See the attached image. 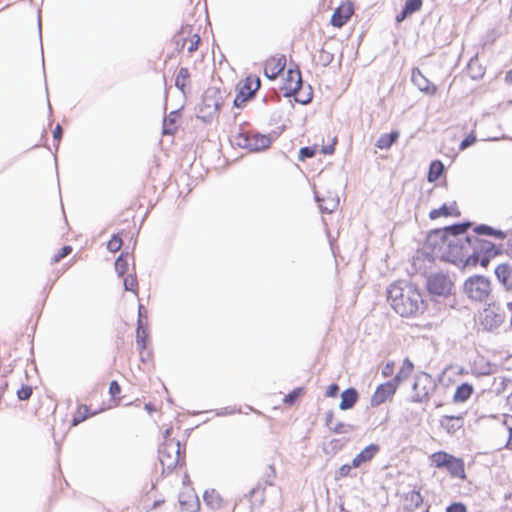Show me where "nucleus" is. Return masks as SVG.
<instances>
[{"mask_svg":"<svg viewBox=\"0 0 512 512\" xmlns=\"http://www.w3.org/2000/svg\"><path fill=\"white\" fill-rule=\"evenodd\" d=\"M508 437L505 443V448L512 451V426L507 428Z\"/></svg>","mask_w":512,"mask_h":512,"instance_id":"50","label":"nucleus"},{"mask_svg":"<svg viewBox=\"0 0 512 512\" xmlns=\"http://www.w3.org/2000/svg\"><path fill=\"white\" fill-rule=\"evenodd\" d=\"M190 84V72L188 68L182 67L179 69L176 79L175 85L182 92L185 91L186 87Z\"/></svg>","mask_w":512,"mask_h":512,"instance_id":"32","label":"nucleus"},{"mask_svg":"<svg viewBox=\"0 0 512 512\" xmlns=\"http://www.w3.org/2000/svg\"><path fill=\"white\" fill-rule=\"evenodd\" d=\"M123 245L122 238L119 234H115L107 243V249L113 253L119 251Z\"/></svg>","mask_w":512,"mask_h":512,"instance_id":"38","label":"nucleus"},{"mask_svg":"<svg viewBox=\"0 0 512 512\" xmlns=\"http://www.w3.org/2000/svg\"><path fill=\"white\" fill-rule=\"evenodd\" d=\"M234 142L240 148L249 151H261L270 147L272 139L269 135L254 130L240 129L234 136Z\"/></svg>","mask_w":512,"mask_h":512,"instance_id":"5","label":"nucleus"},{"mask_svg":"<svg viewBox=\"0 0 512 512\" xmlns=\"http://www.w3.org/2000/svg\"><path fill=\"white\" fill-rule=\"evenodd\" d=\"M143 310H144V307L143 305H139V311H138V320L140 319L142 321V317H143Z\"/></svg>","mask_w":512,"mask_h":512,"instance_id":"57","label":"nucleus"},{"mask_svg":"<svg viewBox=\"0 0 512 512\" xmlns=\"http://www.w3.org/2000/svg\"><path fill=\"white\" fill-rule=\"evenodd\" d=\"M446 512H467V507L461 502H454L446 508Z\"/></svg>","mask_w":512,"mask_h":512,"instance_id":"45","label":"nucleus"},{"mask_svg":"<svg viewBox=\"0 0 512 512\" xmlns=\"http://www.w3.org/2000/svg\"><path fill=\"white\" fill-rule=\"evenodd\" d=\"M380 448L377 444H370L360 451L352 460V466L358 468L370 462L379 452Z\"/></svg>","mask_w":512,"mask_h":512,"instance_id":"20","label":"nucleus"},{"mask_svg":"<svg viewBox=\"0 0 512 512\" xmlns=\"http://www.w3.org/2000/svg\"><path fill=\"white\" fill-rule=\"evenodd\" d=\"M414 368L415 367L413 362L408 357L405 358L402 361L398 372L391 380L399 386L403 381H406L412 375Z\"/></svg>","mask_w":512,"mask_h":512,"instance_id":"23","label":"nucleus"},{"mask_svg":"<svg viewBox=\"0 0 512 512\" xmlns=\"http://www.w3.org/2000/svg\"><path fill=\"white\" fill-rule=\"evenodd\" d=\"M407 512H412V511H407Z\"/></svg>","mask_w":512,"mask_h":512,"instance_id":"60","label":"nucleus"},{"mask_svg":"<svg viewBox=\"0 0 512 512\" xmlns=\"http://www.w3.org/2000/svg\"><path fill=\"white\" fill-rule=\"evenodd\" d=\"M476 230H477V232H479V233L490 234L491 228H490V227H487V226H480V227H478Z\"/></svg>","mask_w":512,"mask_h":512,"instance_id":"53","label":"nucleus"},{"mask_svg":"<svg viewBox=\"0 0 512 512\" xmlns=\"http://www.w3.org/2000/svg\"><path fill=\"white\" fill-rule=\"evenodd\" d=\"M387 300L401 317H416L426 309V302L417 285L399 280L387 289Z\"/></svg>","mask_w":512,"mask_h":512,"instance_id":"2","label":"nucleus"},{"mask_svg":"<svg viewBox=\"0 0 512 512\" xmlns=\"http://www.w3.org/2000/svg\"><path fill=\"white\" fill-rule=\"evenodd\" d=\"M498 280L505 286L512 283V269L508 264H500L495 269Z\"/></svg>","mask_w":512,"mask_h":512,"instance_id":"30","label":"nucleus"},{"mask_svg":"<svg viewBox=\"0 0 512 512\" xmlns=\"http://www.w3.org/2000/svg\"><path fill=\"white\" fill-rule=\"evenodd\" d=\"M179 506L182 512H199L200 501L192 488H185L179 494Z\"/></svg>","mask_w":512,"mask_h":512,"instance_id":"15","label":"nucleus"},{"mask_svg":"<svg viewBox=\"0 0 512 512\" xmlns=\"http://www.w3.org/2000/svg\"><path fill=\"white\" fill-rule=\"evenodd\" d=\"M148 338V328L143 324V321L139 319L136 331V345L142 361H146L151 358V352L147 349Z\"/></svg>","mask_w":512,"mask_h":512,"instance_id":"16","label":"nucleus"},{"mask_svg":"<svg viewBox=\"0 0 512 512\" xmlns=\"http://www.w3.org/2000/svg\"><path fill=\"white\" fill-rule=\"evenodd\" d=\"M109 410V406H99L98 408L92 410L91 406L86 404L78 405L72 418V426H77L87 418L97 415L98 413Z\"/></svg>","mask_w":512,"mask_h":512,"instance_id":"17","label":"nucleus"},{"mask_svg":"<svg viewBox=\"0 0 512 512\" xmlns=\"http://www.w3.org/2000/svg\"><path fill=\"white\" fill-rule=\"evenodd\" d=\"M453 288V282L443 273H433L427 277L426 289L431 296L447 297Z\"/></svg>","mask_w":512,"mask_h":512,"instance_id":"7","label":"nucleus"},{"mask_svg":"<svg viewBox=\"0 0 512 512\" xmlns=\"http://www.w3.org/2000/svg\"><path fill=\"white\" fill-rule=\"evenodd\" d=\"M260 87L261 80L256 75H248L241 80L236 86L237 93L233 101L234 106L237 108L244 107L246 102L254 97Z\"/></svg>","mask_w":512,"mask_h":512,"instance_id":"6","label":"nucleus"},{"mask_svg":"<svg viewBox=\"0 0 512 512\" xmlns=\"http://www.w3.org/2000/svg\"><path fill=\"white\" fill-rule=\"evenodd\" d=\"M159 461L163 473H169L185 462V451L175 439H167L159 448Z\"/></svg>","mask_w":512,"mask_h":512,"instance_id":"3","label":"nucleus"},{"mask_svg":"<svg viewBox=\"0 0 512 512\" xmlns=\"http://www.w3.org/2000/svg\"><path fill=\"white\" fill-rule=\"evenodd\" d=\"M216 90H208L204 96V103L207 107H213V111H218L221 108V103L214 101L213 103H210L213 95L216 94Z\"/></svg>","mask_w":512,"mask_h":512,"instance_id":"40","label":"nucleus"},{"mask_svg":"<svg viewBox=\"0 0 512 512\" xmlns=\"http://www.w3.org/2000/svg\"><path fill=\"white\" fill-rule=\"evenodd\" d=\"M203 499L205 504L211 509H220L224 505V499L215 489L206 490Z\"/></svg>","mask_w":512,"mask_h":512,"instance_id":"26","label":"nucleus"},{"mask_svg":"<svg viewBox=\"0 0 512 512\" xmlns=\"http://www.w3.org/2000/svg\"><path fill=\"white\" fill-rule=\"evenodd\" d=\"M305 394V389L303 387H297L295 389H293L290 393H288L284 398H283V403L288 406V407H291L293 406L298 400L300 397H302L303 395Z\"/></svg>","mask_w":512,"mask_h":512,"instance_id":"35","label":"nucleus"},{"mask_svg":"<svg viewBox=\"0 0 512 512\" xmlns=\"http://www.w3.org/2000/svg\"><path fill=\"white\" fill-rule=\"evenodd\" d=\"M466 294L473 300H486L490 294V282L483 276L470 277L464 284Z\"/></svg>","mask_w":512,"mask_h":512,"instance_id":"9","label":"nucleus"},{"mask_svg":"<svg viewBox=\"0 0 512 512\" xmlns=\"http://www.w3.org/2000/svg\"><path fill=\"white\" fill-rule=\"evenodd\" d=\"M32 395V387L29 386V385H25V386H22L18 391H17V397L19 400H28Z\"/></svg>","mask_w":512,"mask_h":512,"instance_id":"42","label":"nucleus"},{"mask_svg":"<svg viewBox=\"0 0 512 512\" xmlns=\"http://www.w3.org/2000/svg\"><path fill=\"white\" fill-rule=\"evenodd\" d=\"M430 464L434 468H445L451 477L464 480L466 478L465 464L461 458H457L445 451H437L429 456Z\"/></svg>","mask_w":512,"mask_h":512,"instance_id":"4","label":"nucleus"},{"mask_svg":"<svg viewBox=\"0 0 512 512\" xmlns=\"http://www.w3.org/2000/svg\"><path fill=\"white\" fill-rule=\"evenodd\" d=\"M302 87V75L298 67L289 68L281 77L279 90L285 97L296 96Z\"/></svg>","mask_w":512,"mask_h":512,"instance_id":"8","label":"nucleus"},{"mask_svg":"<svg viewBox=\"0 0 512 512\" xmlns=\"http://www.w3.org/2000/svg\"><path fill=\"white\" fill-rule=\"evenodd\" d=\"M359 398L358 392L354 388H348L341 394V402L339 408L341 410H348L354 407Z\"/></svg>","mask_w":512,"mask_h":512,"instance_id":"25","label":"nucleus"},{"mask_svg":"<svg viewBox=\"0 0 512 512\" xmlns=\"http://www.w3.org/2000/svg\"><path fill=\"white\" fill-rule=\"evenodd\" d=\"M129 268V254L121 253L115 261V270L119 276H124Z\"/></svg>","mask_w":512,"mask_h":512,"instance_id":"33","label":"nucleus"},{"mask_svg":"<svg viewBox=\"0 0 512 512\" xmlns=\"http://www.w3.org/2000/svg\"><path fill=\"white\" fill-rule=\"evenodd\" d=\"M335 144H336V140H334L333 143L330 145L322 146L320 149V152L324 155L333 154L334 150H335ZM318 151H319V147L317 144H315L313 146L303 147L299 151L298 160L305 161L307 158H312L316 155V153Z\"/></svg>","mask_w":512,"mask_h":512,"instance_id":"19","label":"nucleus"},{"mask_svg":"<svg viewBox=\"0 0 512 512\" xmlns=\"http://www.w3.org/2000/svg\"><path fill=\"white\" fill-rule=\"evenodd\" d=\"M121 391L122 389L119 383L116 380L111 381L109 385V394L111 399L108 403H102L100 406H109V409L119 406L122 399L120 395Z\"/></svg>","mask_w":512,"mask_h":512,"instance_id":"27","label":"nucleus"},{"mask_svg":"<svg viewBox=\"0 0 512 512\" xmlns=\"http://www.w3.org/2000/svg\"><path fill=\"white\" fill-rule=\"evenodd\" d=\"M434 381L432 377L425 373H419L413 383V400L416 402H423L429 399L434 390Z\"/></svg>","mask_w":512,"mask_h":512,"instance_id":"10","label":"nucleus"},{"mask_svg":"<svg viewBox=\"0 0 512 512\" xmlns=\"http://www.w3.org/2000/svg\"><path fill=\"white\" fill-rule=\"evenodd\" d=\"M476 142V136L471 133L465 137V139L460 143L459 149L465 150L469 146L473 145Z\"/></svg>","mask_w":512,"mask_h":512,"instance_id":"46","label":"nucleus"},{"mask_svg":"<svg viewBox=\"0 0 512 512\" xmlns=\"http://www.w3.org/2000/svg\"><path fill=\"white\" fill-rule=\"evenodd\" d=\"M505 81L508 84H512V70H509L505 74Z\"/></svg>","mask_w":512,"mask_h":512,"instance_id":"55","label":"nucleus"},{"mask_svg":"<svg viewBox=\"0 0 512 512\" xmlns=\"http://www.w3.org/2000/svg\"><path fill=\"white\" fill-rule=\"evenodd\" d=\"M345 424L343 423H339L337 424L335 427L331 428V430L334 432V433H344L346 430H345Z\"/></svg>","mask_w":512,"mask_h":512,"instance_id":"51","label":"nucleus"},{"mask_svg":"<svg viewBox=\"0 0 512 512\" xmlns=\"http://www.w3.org/2000/svg\"><path fill=\"white\" fill-rule=\"evenodd\" d=\"M441 427L449 434H454L464 426L463 416L445 415L440 420Z\"/></svg>","mask_w":512,"mask_h":512,"instance_id":"22","label":"nucleus"},{"mask_svg":"<svg viewBox=\"0 0 512 512\" xmlns=\"http://www.w3.org/2000/svg\"><path fill=\"white\" fill-rule=\"evenodd\" d=\"M412 83L425 95L433 97L438 93V87L428 80L419 68H414L411 73Z\"/></svg>","mask_w":512,"mask_h":512,"instance_id":"14","label":"nucleus"},{"mask_svg":"<svg viewBox=\"0 0 512 512\" xmlns=\"http://www.w3.org/2000/svg\"><path fill=\"white\" fill-rule=\"evenodd\" d=\"M469 224H458L431 232L427 245L436 257L457 263L470 262L472 239L465 235Z\"/></svg>","mask_w":512,"mask_h":512,"instance_id":"1","label":"nucleus"},{"mask_svg":"<svg viewBox=\"0 0 512 512\" xmlns=\"http://www.w3.org/2000/svg\"><path fill=\"white\" fill-rule=\"evenodd\" d=\"M352 468H354L352 466V464L351 465H349V464L342 465L336 472V476H335L336 480H339V479L349 476Z\"/></svg>","mask_w":512,"mask_h":512,"instance_id":"43","label":"nucleus"},{"mask_svg":"<svg viewBox=\"0 0 512 512\" xmlns=\"http://www.w3.org/2000/svg\"><path fill=\"white\" fill-rule=\"evenodd\" d=\"M398 388L399 386L391 379L378 385L370 398V405L378 407L383 403L392 401Z\"/></svg>","mask_w":512,"mask_h":512,"instance_id":"11","label":"nucleus"},{"mask_svg":"<svg viewBox=\"0 0 512 512\" xmlns=\"http://www.w3.org/2000/svg\"><path fill=\"white\" fill-rule=\"evenodd\" d=\"M72 252V247L70 245L63 246L61 249H59L54 256L52 257L51 262L52 263H58L63 258L68 256Z\"/></svg>","mask_w":512,"mask_h":512,"instance_id":"41","label":"nucleus"},{"mask_svg":"<svg viewBox=\"0 0 512 512\" xmlns=\"http://www.w3.org/2000/svg\"><path fill=\"white\" fill-rule=\"evenodd\" d=\"M317 201L319 203V207L322 211L331 213L334 208L336 207V203H331L330 205H326L324 199H321L319 196H317Z\"/></svg>","mask_w":512,"mask_h":512,"instance_id":"47","label":"nucleus"},{"mask_svg":"<svg viewBox=\"0 0 512 512\" xmlns=\"http://www.w3.org/2000/svg\"><path fill=\"white\" fill-rule=\"evenodd\" d=\"M123 285L126 291H130L134 293L136 296H138L139 286L135 274H128L126 277H124Z\"/></svg>","mask_w":512,"mask_h":512,"instance_id":"36","label":"nucleus"},{"mask_svg":"<svg viewBox=\"0 0 512 512\" xmlns=\"http://www.w3.org/2000/svg\"><path fill=\"white\" fill-rule=\"evenodd\" d=\"M180 35H186V37H182V46L186 47L189 53H193L198 49L200 43V37L198 34L192 33L191 29L183 28L180 32Z\"/></svg>","mask_w":512,"mask_h":512,"instance_id":"24","label":"nucleus"},{"mask_svg":"<svg viewBox=\"0 0 512 512\" xmlns=\"http://www.w3.org/2000/svg\"><path fill=\"white\" fill-rule=\"evenodd\" d=\"M331 59H332V56L330 54L326 53V60L329 62V61H331Z\"/></svg>","mask_w":512,"mask_h":512,"instance_id":"58","label":"nucleus"},{"mask_svg":"<svg viewBox=\"0 0 512 512\" xmlns=\"http://www.w3.org/2000/svg\"><path fill=\"white\" fill-rule=\"evenodd\" d=\"M286 56L276 54L266 59L264 63V74L270 80H275L286 67Z\"/></svg>","mask_w":512,"mask_h":512,"instance_id":"13","label":"nucleus"},{"mask_svg":"<svg viewBox=\"0 0 512 512\" xmlns=\"http://www.w3.org/2000/svg\"><path fill=\"white\" fill-rule=\"evenodd\" d=\"M62 127L58 124L54 130H53V138L54 140L57 142V144L60 142L61 140V137H62Z\"/></svg>","mask_w":512,"mask_h":512,"instance_id":"49","label":"nucleus"},{"mask_svg":"<svg viewBox=\"0 0 512 512\" xmlns=\"http://www.w3.org/2000/svg\"><path fill=\"white\" fill-rule=\"evenodd\" d=\"M171 433H172V428L171 427L165 429V431L163 433L164 441H166L167 439H172L170 437Z\"/></svg>","mask_w":512,"mask_h":512,"instance_id":"54","label":"nucleus"},{"mask_svg":"<svg viewBox=\"0 0 512 512\" xmlns=\"http://www.w3.org/2000/svg\"><path fill=\"white\" fill-rule=\"evenodd\" d=\"M354 4L350 0L343 1L333 12L330 23L335 28H341L351 19L354 14Z\"/></svg>","mask_w":512,"mask_h":512,"instance_id":"12","label":"nucleus"},{"mask_svg":"<svg viewBox=\"0 0 512 512\" xmlns=\"http://www.w3.org/2000/svg\"><path fill=\"white\" fill-rule=\"evenodd\" d=\"M461 212L456 202L443 204L440 208L433 209L429 212V218L436 220L440 217H460Z\"/></svg>","mask_w":512,"mask_h":512,"instance_id":"21","label":"nucleus"},{"mask_svg":"<svg viewBox=\"0 0 512 512\" xmlns=\"http://www.w3.org/2000/svg\"><path fill=\"white\" fill-rule=\"evenodd\" d=\"M399 138L398 131H392L388 134H382L376 141V147L381 150L389 149Z\"/></svg>","mask_w":512,"mask_h":512,"instance_id":"29","label":"nucleus"},{"mask_svg":"<svg viewBox=\"0 0 512 512\" xmlns=\"http://www.w3.org/2000/svg\"><path fill=\"white\" fill-rule=\"evenodd\" d=\"M506 509L508 510V512H512V496H510V498L508 499Z\"/></svg>","mask_w":512,"mask_h":512,"instance_id":"56","label":"nucleus"},{"mask_svg":"<svg viewBox=\"0 0 512 512\" xmlns=\"http://www.w3.org/2000/svg\"><path fill=\"white\" fill-rule=\"evenodd\" d=\"M144 409H145L149 414H152V413H154V412H157V411H158V408H157L155 405L151 404V403H147V404H145Z\"/></svg>","mask_w":512,"mask_h":512,"instance_id":"52","label":"nucleus"},{"mask_svg":"<svg viewBox=\"0 0 512 512\" xmlns=\"http://www.w3.org/2000/svg\"><path fill=\"white\" fill-rule=\"evenodd\" d=\"M175 113H171L169 117L164 119L163 122V134L174 135L177 131V126L175 122V118L173 117Z\"/></svg>","mask_w":512,"mask_h":512,"instance_id":"37","label":"nucleus"},{"mask_svg":"<svg viewBox=\"0 0 512 512\" xmlns=\"http://www.w3.org/2000/svg\"><path fill=\"white\" fill-rule=\"evenodd\" d=\"M339 392V386L335 383L331 384L326 390V396L330 398H334L337 396Z\"/></svg>","mask_w":512,"mask_h":512,"instance_id":"48","label":"nucleus"},{"mask_svg":"<svg viewBox=\"0 0 512 512\" xmlns=\"http://www.w3.org/2000/svg\"><path fill=\"white\" fill-rule=\"evenodd\" d=\"M422 5V0H406L403 10L396 16V21L399 23L402 22L409 15L419 11L422 8Z\"/></svg>","mask_w":512,"mask_h":512,"instance_id":"28","label":"nucleus"},{"mask_svg":"<svg viewBox=\"0 0 512 512\" xmlns=\"http://www.w3.org/2000/svg\"><path fill=\"white\" fill-rule=\"evenodd\" d=\"M505 319L504 312L500 309H495L494 306H489L484 310L482 323L485 327L492 329L494 327L500 326Z\"/></svg>","mask_w":512,"mask_h":512,"instance_id":"18","label":"nucleus"},{"mask_svg":"<svg viewBox=\"0 0 512 512\" xmlns=\"http://www.w3.org/2000/svg\"><path fill=\"white\" fill-rule=\"evenodd\" d=\"M163 502H164L163 500H162V501H156V502L153 504V508H155L158 504L163 503Z\"/></svg>","mask_w":512,"mask_h":512,"instance_id":"59","label":"nucleus"},{"mask_svg":"<svg viewBox=\"0 0 512 512\" xmlns=\"http://www.w3.org/2000/svg\"><path fill=\"white\" fill-rule=\"evenodd\" d=\"M395 370L394 361H387L384 367L381 370V375L385 378L391 377Z\"/></svg>","mask_w":512,"mask_h":512,"instance_id":"44","label":"nucleus"},{"mask_svg":"<svg viewBox=\"0 0 512 512\" xmlns=\"http://www.w3.org/2000/svg\"><path fill=\"white\" fill-rule=\"evenodd\" d=\"M444 165L441 161L435 160L432 161L428 171V181L434 182L436 181L443 173Z\"/></svg>","mask_w":512,"mask_h":512,"instance_id":"34","label":"nucleus"},{"mask_svg":"<svg viewBox=\"0 0 512 512\" xmlns=\"http://www.w3.org/2000/svg\"><path fill=\"white\" fill-rule=\"evenodd\" d=\"M473 391L474 389L472 385L463 383L456 388V391L453 395V401L456 403L465 402L471 397Z\"/></svg>","mask_w":512,"mask_h":512,"instance_id":"31","label":"nucleus"},{"mask_svg":"<svg viewBox=\"0 0 512 512\" xmlns=\"http://www.w3.org/2000/svg\"><path fill=\"white\" fill-rule=\"evenodd\" d=\"M406 499L413 504L414 507L418 508L423 504V497L420 491L413 490L406 494Z\"/></svg>","mask_w":512,"mask_h":512,"instance_id":"39","label":"nucleus"}]
</instances>
